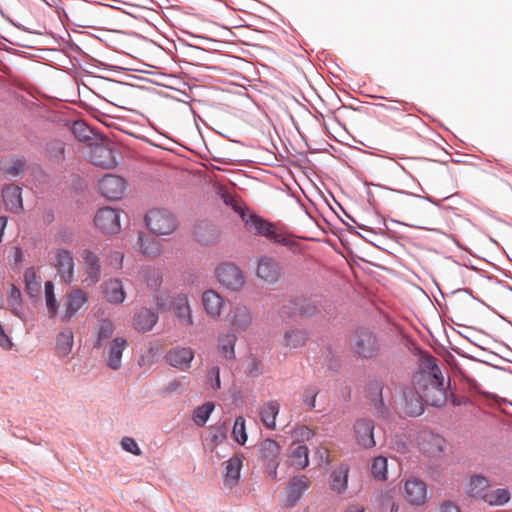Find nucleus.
I'll list each match as a JSON object with an SVG mask.
<instances>
[{"instance_id":"423d86ee","label":"nucleus","mask_w":512,"mask_h":512,"mask_svg":"<svg viewBox=\"0 0 512 512\" xmlns=\"http://www.w3.org/2000/svg\"><path fill=\"white\" fill-rule=\"evenodd\" d=\"M215 274L219 283L228 290L239 291L245 284L242 270L233 263L218 265Z\"/></svg>"},{"instance_id":"aec40b11","label":"nucleus","mask_w":512,"mask_h":512,"mask_svg":"<svg viewBox=\"0 0 512 512\" xmlns=\"http://www.w3.org/2000/svg\"><path fill=\"white\" fill-rule=\"evenodd\" d=\"M226 320L233 330L240 332L248 329L252 317L245 306H235L228 312Z\"/></svg>"},{"instance_id":"bf43d9fd","label":"nucleus","mask_w":512,"mask_h":512,"mask_svg":"<svg viewBox=\"0 0 512 512\" xmlns=\"http://www.w3.org/2000/svg\"><path fill=\"white\" fill-rule=\"evenodd\" d=\"M86 131L87 128L86 126L84 125V123H80V122H76L74 123V126H73V131L77 134L78 131Z\"/></svg>"},{"instance_id":"4468645a","label":"nucleus","mask_w":512,"mask_h":512,"mask_svg":"<svg viewBox=\"0 0 512 512\" xmlns=\"http://www.w3.org/2000/svg\"><path fill=\"white\" fill-rule=\"evenodd\" d=\"M404 498L411 505H423L427 500L426 483L418 478L407 479L404 483Z\"/></svg>"},{"instance_id":"7c9ffc66","label":"nucleus","mask_w":512,"mask_h":512,"mask_svg":"<svg viewBox=\"0 0 512 512\" xmlns=\"http://www.w3.org/2000/svg\"><path fill=\"white\" fill-rule=\"evenodd\" d=\"M489 487L490 482L486 477L482 475H472L466 484L465 490L471 497L483 499Z\"/></svg>"},{"instance_id":"72a5a7b5","label":"nucleus","mask_w":512,"mask_h":512,"mask_svg":"<svg viewBox=\"0 0 512 512\" xmlns=\"http://www.w3.org/2000/svg\"><path fill=\"white\" fill-rule=\"evenodd\" d=\"M261 458L267 463L279 462L281 446L273 439H265L259 446Z\"/></svg>"},{"instance_id":"c9c22d12","label":"nucleus","mask_w":512,"mask_h":512,"mask_svg":"<svg viewBox=\"0 0 512 512\" xmlns=\"http://www.w3.org/2000/svg\"><path fill=\"white\" fill-rule=\"evenodd\" d=\"M24 282L27 293L31 297L37 296L41 289V278L36 274L33 267L26 269L24 273Z\"/></svg>"},{"instance_id":"6e6d98bb","label":"nucleus","mask_w":512,"mask_h":512,"mask_svg":"<svg viewBox=\"0 0 512 512\" xmlns=\"http://www.w3.org/2000/svg\"><path fill=\"white\" fill-rule=\"evenodd\" d=\"M439 512H460V511L455 504H453L451 502H445L440 506Z\"/></svg>"},{"instance_id":"dca6fc26","label":"nucleus","mask_w":512,"mask_h":512,"mask_svg":"<svg viewBox=\"0 0 512 512\" xmlns=\"http://www.w3.org/2000/svg\"><path fill=\"white\" fill-rule=\"evenodd\" d=\"M354 432L357 443L364 448H372L374 440V423L369 419H359L354 425Z\"/></svg>"},{"instance_id":"ea45409f","label":"nucleus","mask_w":512,"mask_h":512,"mask_svg":"<svg viewBox=\"0 0 512 512\" xmlns=\"http://www.w3.org/2000/svg\"><path fill=\"white\" fill-rule=\"evenodd\" d=\"M143 278L150 290H158L162 284V274L159 269L146 267L143 269Z\"/></svg>"},{"instance_id":"20e7f679","label":"nucleus","mask_w":512,"mask_h":512,"mask_svg":"<svg viewBox=\"0 0 512 512\" xmlns=\"http://www.w3.org/2000/svg\"><path fill=\"white\" fill-rule=\"evenodd\" d=\"M351 347L357 356L364 359L375 358L380 351V343L376 335L366 328L355 331Z\"/></svg>"},{"instance_id":"f03ea898","label":"nucleus","mask_w":512,"mask_h":512,"mask_svg":"<svg viewBox=\"0 0 512 512\" xmlns=\"http://www.w3.org/2000/svg\"><path fill=\"white\" fill-rule=\"evenodd\" d=\"M234 209L240 213L246 229L254 235L265 237L274 243L284 246L294 244L289 234L278 228L275 224L255 214L247 215L240 206L234 205Z\"/></svg>"},{"instance_id":"ddd939ff","label":"nucleus","mask_w":512,"mask_h":512,"mask_svg":"<svg viewBox=\"0 0 512 512\" xmlns=\"http://www.w3.org/2000/svg\"><path fill=\"white\" fill-rule=\"evenodd\" d=\"M81 257L83 260V282L87 285H95L101 279L100 259L98 255L90 249H84L81 253Z\"/></svg>"},{"instance_id":"412c9836","label":"nucleus","mask_w":512,"mask_h":512,"mask_svg":"<svg viewBox=\"0 0 512 512\" xmlns=\"http://www.w3.org/2000/svg\"><path fill=\"white\" fill-rule=\"evenodd\" d=\"M202 306L208 317L218 319L222 313L224 300L216 291L206 290L202 294Z\"/></svg>"},{"instance_id":"4be33fe9","label":"nucleus","mask_w":512,"mask_h":512,"mask_svg":"<svg viewBox=\"0 0 512 512\" xmlns=\"http://www.w3.org/2000/svg\"><path fill=\"white\" fill-rule=\"evenodd\" d=\"M101 288L104 298L111 304L119 305L126 299L123 283L119 279H109L103 282Z\"/></svg>"},{"instance_id":"5fc2aeb1","label":"nucleus","mask_w":512,"mask_h":512,"mask_svg":"<svg viewBox=\"0 0 512 512\" xmlns=\"http://www.w3.org/2000/svg\"><path fill=\"white\" fill-rule=\"evenodd\" d=\"M0 346L4 349H10L12 347V342L8 335L5 333L2 325L0 324Z\"/></svg>"},{"instance_id":"7ed1b4c3","label":"nucleus","mask_w":512,"mask_h":512,"mask_svg":"<svg viewBox=\"0 0 512 512\" xmlns=\"http://www.w3.org/2000/svg\"><path fill=\"white\" fill-rule=\"evenodd\" d=\"M89 304V293L84 289L74 287L66 292L62 299L59 321L68 323L78 317Z\"/></svg>"},{"instance_id":"49530a36","label":"nucleus","mask_w":512,"mask_h":512,"mask_svg":"<svg viewBox=\"0 0 512 512\" xmlns=\"http://www.w3.org/2000/svg\"><path fill=\"white\" fill-rule=\"evenodd\" d=\"M314 436L315 431L306 425H298L291 431V437L296 443L309 441Z\"/></svg>"},{"instance_id":"0e129e2a","label":"nucleus","mask_w":512,"mask_h":512,"mask_svg":"<svg viewBox=\"0 0 512 512\" xmlns=\"http://www.w3.org/2000/svg\"><path fill=\"white\" fill-rule=\"evenodd\" d=\"M155 304H156L158 309H162L163 308V304L160 302V297L159 296H156Z\"/></svg>"},{"instance_id":"3c124183","label":"nucleus","mask_w":512,"mask_h":512,"mask_svg":"<svg viewBox=\"0 0 512 512\" xmlns=\"http://www.w3.org/2000/svg\"><path fill=\"white\" fill-rule=\"evenodd\" d=\"M121 446L125 451L130 452L134 455L141 454V449L139 448L138 444L133 438L124 437L121 441Z\"/></svg>"},{"instance_id":"a878e982","label":"nucleus","mask_w":512,"mask_h":512,"mask_svg":"<svg viewBox=\"0 0 512 512\" xmlns=\"http://www.w3.org/2000/svg\"><path fill=\"white\" fill-rule=\"evenodd\" d=\"M127 340L123 337L114 338L108 349L106 365L112 370L120 369L123 351L127 348Z\"/></svg>"},{"instance_id":"9d476101","label":"nucleus","mask_w":512,"mask_h":512,"mask_svg":"<svg viewBox=\"0 0 512 512\" xmlns=\"http://www.w3.org/2000/svg\"><path fill=\"white\" fill-rule=\"evenodd\" d=\"M126 188V180L113 174H106L98 182V189L101 195L109 200L120 199L124 195Z\"/></svg>"},{"instance_id":"603ef678","label":"nucleus","mask_w":512,"mask_h":512,"mask_svg":"<svg viewBox=\"0 0 512 512\" xmlns=\"http://www.w3.org/2000/svg\"><path fill=\"white\" fill-rule=\"evenodd\" d=\"M124 255L119 251L112 252L109 256V264L115 269H121L123 264Z\"/></svg>"},{"instance_id":"393cba45","label":"nucleus","mask_w":512,"mask_h":512,"mask_svg":"<svg viewBox=\"0 0 512 512\" xmlns=\"http://www.w3.org/2000/svg\"><path fill=\"white\" fill-rule=\"evenodd\" d=\"M428 210L429 206L419 197L412 198L407 207V213L410 218L419 222L416 225L418 228H425V225L430 224Z\"/></svg>"},{"instance_id":"f3484780","label":"nucleus","mask_w":512,"mask_h":512,"mask_svg":"<svg viewBox=\"0 0 512 512\" xmlns=\"http://www.w3.org/2000/svg\"><path fill=\"white\" fill-rule=\"evenodd\" d=\"M310 484V480L304 475L291 478L287 487L285 505L288 507L294 506L310 487Z\"/></svg>"},{"instance_id":"bb28decb","label":"nucleus","mask_w":512,"mask_h":512,"mask_svg":"<svg viewBox=\"0 0 512 512\" xmlns=\"http://www.w3.org/2000/svg\"><path fill=\"white\" fill-rule=\"evenodd\" d=\"M281 274L280 266L271 258L263 257L257 267V276L267 282H275Z\"/></svg>"},{"instance_id":"1a4fd4ad","label":"nucleus","mask_w":512,"mask_h":512,"mask_svg":"<svg viewBox=\"0 0 512 512\" xmlns=\"http://www.w3.org/2000/svg\"><path fill=\"white\" fill-rule=\"evenodd\" d=\"M96 227L105 234H117L121 229L120 212L111 207H103L94 217Z\"/></svg>"},{"instance_id":"2eb2a0df","label":"nucleus","mask_w":512,"mask_h":512,"mask_svg":"<svg viewBox=\"0 0 512 512\" xmlns=\"http://www.w3.org/2000/svg\"><path fill=\"white\" fill-rule=\"evenodd\" d=\"M194 359V351L190 347H174L166 355V362L180 371H187Z\"/></svg>"},{"instance_id":"f257e3e1","label":"nucleus","mask_w":512,"mask_h":512,"mask_svg":"<svg viewBox=\"0 0 512 512\" xmlns=\"http://www.w3.org/2000/svg\"><path fill=\"white\" fill-rule=\"evenodd\" d=\"M413 383L422 388L423 397L427 404L441 407L446 403L447 393L444 376L436 363V358L426 356L422 359V368L413 377Z\"/></svg>"},{"instance_id":"4d7b16f0","label":"nucleus","mask_w":512,"mask_h":512,"mask_svg":"<svg viewBox=\"0 0 512 512\" xmlns=\"http://www.w3.org/2000/svg\"><path fill=\"white\" fill-rule=\"evenodd\" d=\"M278 465H279V462L267 463V466H268V469H269V475L272 478H276L277 477V467H278Z\"/></svg>"},{"instance_id":"37998d69","label":"nucleus","mask_w":512,"mask_h":512,"mask_svg":"<svg viewBox=\"0 0 512 512\" xmlns=\"http://www.w3.org/2000/svg\"><path fill=\"white\" fill-rule=\"evenodd\" d=\"M214 407V403L212 402L204 403L202 406L195 409L193 414V421L198 426H204L212 411L214 410Z\"/></svg>"},{"instance_id":"6e6552de","label":"nucleus","mask_w":512,"mask_h":512,"mask_svg":"<svg viewBox=\"0 0 512 512\" xmlns=\"http://www.w3.org/2000/svg\"><path fill=\"white\" fill-rule=\"evenodd\" d=\"M54 265L61 281L71 284L75 280V262L72 253L67 249H56Z\"/></svg>"},{"instance_id":"6ab92c4d","label":"nucleus","mask_w":512,"mask_h":512,"mask_svg":"<svg viewBox=\"0 0 512 512\" xmlns=\"http://www.w3.org/2000/svg\"><path fill=\"white\" fill-rule=\"evenodd\" d=\"M2 198L7 210L20 213L23 210L22 189L14 184L5 185L2 189Z\"/></svg>"},{"instance_id":"5701e85b","label":"nucleus","mask_w":512,"mask_h":512,"mask_svg":"<svg viewBox=\"0 0 512 512\" xmlns=\"http://www.w3.org/2000/svg\"><path fill=\"white\" fill-rule=\"evenodd\" d=\"M244 456L235 454L225 462L224 484L229 488L235 487L240 479Z\"/></svg>"},{"instance_id":"e433bc0d","label":"nucleus","mask_w":512,"mask_h":512,"mask_svg":"<svg viewBox=\"0 0 512 512\" xmlns=\"http://www.w3.org/2000/svg\"><path fill=\"white\" fill-rule=\"evenodd\" d=\"M482 500L492 506H502L510 500V492L504 488L487 490Z\"/></svg>"},{"instance_id":"e2e57ef3","label":"nucleus","mask_w":512,"mask_h":512,"mask_svg":"<svg viewBox=\"0 0 512 512\" xmlns=\"http://www.w3.org/2000/svg\"><path fill=\"white\" fill-rule=\"evenodd\" d=\"M56 146H57V150H58L59 156H63V154H64V147H63L62 143H56Z\"/></svg>"},{"instance_id":"39448f33","label":"nucleus","mask_w":512,"mask_h":512,"mask_svg":"<svg viewBox=\"0 0 512 512\" xmlns=\"http://www.w3.org/2000/svg\"><path fill=\"white\" fill-rule=\"evenodd\" d=\"M148 229L157 236H167L177 229V221L172 213L165 209L150 210L145 216Z\"/></svg>"},{"instance_id":"c85d7f7f","label":"nucleus","mask_w":512,"mask_h":512,"mask_svg":"<svg viewBox=\"0 0 512 512\" xmlns=\"http://www.w3.org/2000/svg\"><path fill=\"white\" fill-rule=\"evenodd\" d=\"M292 467L302 470L309 465V450L305 445H291L288 455Z\"/></svg>"},{"instance_id":"2f4dec72","label":"nucleus","mask_w":512,"mask_h":512,"mask_svg":"<svg viewBox=\"0 0 512 512\" xmlns=\"http://www.w3.org/2000/svg\"><path fill=\"white\" fill-rule=\"evenodd\" d=\"M139 250L143 255L148 257H157L162 254L163 246L155 238L144 236L143 233L138 234Z\"/></svg>"},{"instance_id":"0eeeda50","label":"nucleus","mask_w":512,"mask_h":512,"mask_svg":"<svg viewBox=\"0 0 512 512\" xmlns=\"http://www.w3.org/2000/svg\"><path fill=\"white\" fill-rule=\"evenodd\" d=\"M86 158L94 165L104 169H112L116 166V159L109 145L94 143L89 145Z\"/></svg>"},{"instance_id":"c03bdc74","label":"nucleus","mask_w":512,"mask_h":512,"mask_svg":"<svg viewBox=\"0 0 512 512\" xmlns=\"http://www.w3.org/2000/svg\"><path fill=\"white\" fill-rule=\"evenodd\" d=\"M236 342V336L234 334H227L219 338V348L226 358L234 357V346Z\"/></svg>"},{"instance_id":"a18cd8bd","label":"nucleus","mask_w":512,"mask_h":512,"mask_svg":"<svg viewBox=\"0 0 512 512\" xmlns=\"http://www.w3.org/2000/svg\"><path fill=\"white\" fill-rule=\"evenodd\" d=\"M232 436L238 444L244 445L246 443L247 433H246L244 417L238 416L235 419L233 430H232Z\"/></svg>"},{"instance_id":"13d9d810","label":"nucleus","mask_w":512,"mask_h":512,"mask_svg":"<svg viewBox=\"0 0 512 512\" xmlns=\"http://www.w3.org/2000/svg\"><path fill=\"white\" fill-rule=\"evenodd\" d=\"M6 225H7V218L4 216H1L0 217V243L2 242V237H3L4 230L6 228Z\"/></svg>"},{"instance_id":"9b49d317","label":"nucleus","mask_w":512,"mask_h":512,"mask_svg":"<svg viewBox=\"0 0 512 512\" xmlns=\"http://www.w3.org/2000/svg\"><path fill=\"white\" fill-rule=\"evenodd\" d=\"M419 449L430 457H440L445 450V439L431 431H422L418 436Z\"/></svg>"},{"instance_id":"c756f323","label":"nucleus","mask_w":512,"mask_h":512,"mask_svg":"<svg viewBox=\"0 0 512 512\" xmlns=\"http://www.w3.org/2000/svg\"><path fill=\"white\" fill-rule=\"evenodd\" d=\"M44 297L48 317L54 320L59 319L62 304L56 298L54 284L51 281L45 282Z\"/></svg>"},{"instance_id":"b1692460","label":"nucleus","mask_w":512,"mask_h":512,"mask_svg":"<svg viewBox=\"0 0 512 512\" xmlns=\"http://www.w3.org/2000/svg\"><path fill=\"white\" fill-rule=\"evenodd\" d=\"M158 322V314L151 309L141 308L132 318V325L138 332H148Z\"/></svg>"},{"instance_id":"473e14b6","label":"nucleus","mask_w":512,"mask_h":512,"mask_svg":"<svg viewBox=\"0 0 512 512\" xmlns=\"http://www.w3.org/2000/svg\"><path fill=\"white\" fill-rule=\"evenodd\" d=\"M349 468L346 464H341L331 473L330 488L338 494L347 489Z\"/></svg>"},{"instance_id":"09e8293b","label":"nucleus","mask_w":512,"mask_h":512,"mask_svg":"<svg viewBox=\"0 0 512 512\" xmlns=\"http://www.w3.org/2000/svg\"><path fill=\"white\" fill-rule=\"evenodd\" d=\"M227 429L224 424H219L217 426L210 428V442L216 446L219 443H222L226 439Z\"/></svg>"},{"instance_id":"79ce46f5","label":"nucleus","mask_w":512,"mask_h":512,"mask_svg":"<svg viewBox=\"0 0 512 512\" xmlns=\"http://www.w3.org/2000/svg\"><path fill=\"white\" fill-rule=\"evenodd\" d=\"M371 473L373 477L379 481L387 478V458L377 456L372 460Z\"/></svg>"},{"instance_id":"052dcab7","label":"nucleus","mask_w":512,"mask_h":512,"mask_svg":"<svg viewBox=\"0 0 512 512\" xmlns=\"http://www.w3.org/2000/svg\"><path fill=\"white\" fill-rule=\"evenodd\" d=\"M364 511H365L364 508L359 505H352L346 510V512H364Z\"/></svg>"},{"instance_id":"8fccbe9b","label":"nucleus","mask_w":512,"mask_h":512,"mask_svg":"<svg viewBox=\"0 0 512 512\" xmlns=\"http://www.w3.org/2000/svg\"><path fill=\"white\" fill-rule=\"evenodd\" d=\"M208 380L210 382L211 387L214 390L220 389L221 381H220V369L218 366H213L208 371Z\"/></svg>"},{"instance_id":"f704fd0d","label":"nucleus","mask_w":512,"mask_h":512,"mask_svg":"<svg viewBox=\"0 0 512 512\" xmlns=\"http://www.w3.org/2000/svg\"><path fill=\"white\" fill-rule=\"evenodd\" d=\"M73 333L71 330L66 329L61 331L56 339V352L60 357H66L71 352L73 347Z\"/></svg>"},{"instance_id":"4c0bfd02","label":"nucleus","mask_w":512,"mask_h":512,"mask_svg":"<svg viewBox=\"0 0 512 512\" xmlns=\"http://www.w3.org/2000/svg\"><path fill=\"white\" fill-rule=\"evenodd\" d=\"M307 336L302 330L286 331L283 338V344L289 348H299L306 343Z\"/></svg>"},{"instance_id":"864d4df0","label":"nucleus","mask_w":512,"mask_h":512,"mask_svg":"<svg viewBox=\"0 0 512 512\" xmlns=\"http://www.w3.org/2000/svg\"><path fill=\"white\" fill-rule=\"evenodd\" d=\"M261 372V362L256 358H251L247 366V374L256 376Z\"/></svg>"},{"instance_id":"680f3d73","label":"nucleus","mask_w":512,"mask_h":512,"mask_svg":"<svg viewBox=\"0 0 512 512\" xmlns=\"http://www.w3.org/2000/svg\"><path fill=\"white\" fill-rule=\"evenodd\" d=\"M21 258H22V252H21V250L19 248L16 247L15 248V260L16 261H18V260L20 261Z\"/></svg>"},{"instance_id":"a19ab883","label":"nucleus","mask_w":512,"mask_h":512,"mask_svg":"<svg viewBox=\"0 0 512 512\" xmlns=\"http://www.w3.org/2000/svg\"><path fill=\"white\" fill-rule=\"evenodd\" d=\"M7 301L12 313L16 316H19L22 309L21 293L20 290L13 284L10 286L7 292Z\"/></svg>"},{"instance_id":"69168bd1","label":"nucleus","mask_w":512,"mask_h":512,"mask_svg":"<svg viewBox=\"0 0 512 512\" xmlns=\"http://www.w3.org/2000/svg\"><path fill=\"white\" fill-rule=\"evenodd\" d=\"M397 510H398V506L395 503H393L392 504V508H391V512H396Z\"/></svg>"},{"instance_id":"a211bd4d","label":"nucleus","mask_w":512,"mask_h":512,"mask_svg":"<svg viewBox=\"0 0 512 512\" xmlns=\"http://www.w3.org/2000/svg\"><path fill=\"white\" fill-rule=\"evenodd\" d=\"M172 309L181 324L192 326L194 324L192 309L186 294L180 293L173 298Z\"/></svg>"},{"instance_id":"cd10ccee","label":"nucleus","mask_w":512,"mask_h":512,"mask_svg":"<svg viewBox=\"0 0 512 512\" xmlns=\"http://www.w3.org/2000/svg\"><path fill=\"white\" fill-rule=\"evenodd\" d=\"M280 411V403L277 400H269L260 408L259 416L263 425L270 429H276V418Z\"/></svg>"},{"instance_id":"f8f14e48","label":"nucleus","mask_w":512,"mask_h":512,"mask_svg":"<svg viewBox=\"0 0 512 512\" xmlns=\"http://www.w3.org/2000/svg\"><path fill=\"white\" fill-rule=\"evenodd\" d=\"M415 385L416 384L413 383L403 389V398L401 403L403 412L411 417L419 416L424 411L423 402L425 400L423 394L421 395L419 393Z\"/></svg>"},{"instance_id":"de8ad7c7","label":"nucleus","mask_w":512,"mask_h":512,"mask_svg":"<svg viewBox=\"0 0 512 512\" xmlns=\"http://www.w3.org/2000/svg\"><path fill=\"white\" fill-rule=\"evenodd\" d=\"M319 394V388L316 385H307L302 393V402L312 410L316 406V398Z\"/></svg>"},{"instance_id":"58836bf2","label":"nucleus","mask_w":512,"mask_h":512,"mask_svg":"<svg viewBox=\"0 0 512 512\" xmlns=\"http://www.w3.org/2000/svg\"><path fill=\"white\" fill-rule=\"evenodd\" d=\"M115 330L114 323L109 319H101L98 323L97 340L95 347L100 348L102 343L109 339Z\"/></svg>"}]
</instances>
